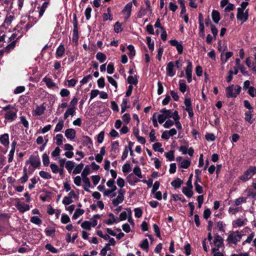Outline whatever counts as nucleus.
<instances>
[{
	"mask_svg": "<svg viewBox=\"0 0 256 256\" xmlns=\"http://www.w3.org/2000/svg\"><path fill=\"white\" fill-rule=\"evenodd\" d=\"M256 174V166H250L244 172V174L239 177V178L242 182H246L250 180Z\"/></svg>",
	"mask_w": 256,
	"mask_h": 256,
	"instance_id": "f257e3e1",
	"label": "nucleus"
},
{
	"mask_svg": "<svg viewBox=\"0 0 256 256\" xmlns=\"http://www.w3.org/2000/svg\"><path fill=\"white\" fill-rule=\"evenodd\" d=\"M242 234L238 231L232 232L230 233L226 240L229 244H234L236 245L237 242L242 239Z\"/></svg>",
	"mask_w": 256,
	"mask_h": 256,
	"instance_id": "f03ea898",
	"label": "nucleus"
},
{
	"mask_svg": "<svg viewBox=\"0 0 256 256\" xmlns=\"http://www.w3.org/2000/svg\"><path fill=\"white\" fill-rule=\"evenodd\" d=\"M125 192L126 190L123 188H120L118 190V196L116 198L113 199V206H116L123 202Z\"/></svg>",
	"mask_w": 256,
	"mask_h": 256,
	"instance_id": "7ed1b4c3",
	"label": "nucleus"
},
{
	"mask_svg": "<svg viewBox=\"0 0 256 256\" xmlns=\"http://www.w3.org/2000/svg\"><path fill=\"white\" fill-rule=\"evenodd\" d=\"M192 64L190 61L188 62V65L186 68V74L188 82L190 83L192 81Z\"/></svg>",
	"mask_w": 256,
	"mask_h": 256,
	"instance_id": "20e7f679",
	"label": "nucleus"
},
{
	"mask_svg": "<svg viewBox=\"0 0 256 256\" xmlns=\"http://www.w3.org/2000/svg\"><path fill=\"white\" fill-rule=\"evenodd\" d=\"M169 43L171 46L176 48L179 54H181L182 53L184 47L182 44V42H179L176 40H171L169 41Z\"/></svg>",
	"mask_w": 256,
	"mask_h": 256,
	"instance_id": "39448f33",
	"label": "nucleus"
},
{
	"mask_svg": "<svg viewBox=\"0 0 256 256\" xmlns=\"http://www.w3.org/2000/svg\"><path fill=\"white\" fill-rule=\"evenodd\" d=\"M179 151L182 152L183 154H188L190 156H192L194 154V149L192 147L188 148V146H181L180 147Z\"/></svg>",
	"mask_w": 256,
	"mask_h": 256,
	"instance_id": "423d86ee",
	"label": "nucleus"
},
{
	"mask_svg": "<svg viewBox=\"0 0 256 256\" xmlns=\"http://www.w3.org/2000/svg\"><path fill=\"white\" fill-rule=\"evenodd\" d=\"M174 62H169L166 68V74L170 77L174 76L176 74V71L174 70Z\"/></svg>",
	"mask_w": 256,
	"mask_h": 256,
	"instance_id": "0eeeda50",
	"label": "nucleus"
},
{
	"mask_svg": "<svg viewBox=\"0 0 256 256\" xmlns=\"http://www.w3.org/2000/svg\"><path fill=\"white\" fill-rule=\"evenodd\" d=\"M30 162L34 168H38L40 164L38 156H31L30 158Z\"/></svg>",
	"mask_w": 256,
	"mask_h": 256,
	"instance_id": "6e6552de",
	"label": "nucleus"
},
{
	"mask_svg": "<svg viewBox=\"0 0 256 256\" xmlns=\"http://www.w3.org/2000/svg\"><path fill=\"white\" fill-rule=\"evenodd\" d=\"M214 243L217 248H220L224 244L223 239L219 234H216L214 236Z\"/></svg>",
	"mask_w": 256,
	"mask_h": 256,
	"instance_id": "1a4fd4ad",
	"label": "nucleus"
},
{
	"mask_svg": "<svg viewBox=\"0 0 256 256\" xmlns=\"http://www.w3.org/2000/svg\"><path fill=\"white\" fill-rule=\"evenodd\" d=\"M179 90L183 94L187 90H189L188 86L186 85L184 80H179Z\"/></svg>",
	"mask_w": 256,
	"mask_h": 256,
	"instance_id": "9d476101",
	"label": "nucleus"
},
{
	"mask_svg": "<svg viewBox=\"0 0 256 256\" xmlns=\"http://www.w3.org/2000/svg\"><path fill=\"white\" fill-rule=\"evenodd\" d=\"M234 90V84L228 86L226 89V96L227 98H236V95L234 92H233Z\"/></svg>",
	"mask_w": 256,
	"mask_h": 256,
	"instance_id": "9b49d317",
	"label": "nucleus"
},
{
	"mask_svg": "<svg viewBox=\"0 0 256 256\" xmlns=\"http://www.w3.org/2000/svg\"><path fill=\"white\" fill-rule=\"evenodd\" d=\"M127 218V214L126 212H122L120 215V218H118L116 216H115L113 215V224L118 223L120 220H124L126 219Z\"/></svg>",
	"mask_w": 256,
	"mask_h": 256,
	"instance_id": "f8f14e48",
	"label": "nucleus"
},
{
	"mask_svg": "<svg viewBox=\"0 0 256 256\" xmlns=\"http://www.w3.org/2000/svg\"><path fill=\"white\" fill-rule=\"evenodd\" d=\"M65 136L68 139L73 140L76 136V132L72 128L66 129L65 131Z\"/></svg>",
	"mask_w": 256,
	"mask_h": 256,
	"instance_id": "ddd939ff",
	"label": "nucleus"
},
{
	"mask_svg": "<svg viewBox=\"0 0 256 256\" xmlns=\"http://www.w3.org/2000/svg\"><path fill=\"white\" fill-rule=\"evenodd\" d=\"M45 110L46 107L44 106V104H42L40 106H38L34 111V115L36 116H40L44 112Z\"/></svg>",
	"mask_w": 256,
	"mask_h": 256,
	"instance_id": "4468645a",
	"label": "nucleus"
},
{
	"mask_svg": "<svg viewBox=\"0 0 256 256\" xmlns=\"http://www.w3.org/2000/svg\"><path fill=\"white\" fill-rule=\"evenodd\" d=\"M212 16L213 21L216 24H218L220 19V16L219 12L216 10H213L212 13Z\"/></svg>",
	"mask_w": 256,
	"mask_h": 256,
	"instance_id": "2eb2a0df",
	"label": "nucleus"
},
{
	"mask_svg": "<svg viewBox=\"0 0 256 256\" xmlns=\"http://www.w3.org/2000/svg\"><path fill=\"white\" fill-rule=\"evenodd\" d=\"M48 4H49V2H46L43 3L42 6L38 8V9L39 10V11H38V14H39L38 18H41L43 16L46 10L48 7Z\"/></svg>",
	"mask_w": 256,
	"mask_h": 256,
	"instance_id": "dca6fc26",
	"label": "nucleus"
},
{
	"mask_svg": "<svg viewBox=\"0 0 256 256\" xmlns=\"http://www.w3.org/2000/svg\"><path fill=\"white\" fill-rule=\"evenodd\" d=\"M0 142L4 146L9 144V136L7 134H5L1 136L0 137Z\"/></svg>",
	"mask_w": 256,
	"mask_h": 256,
	"instance_id": "f3484780",
	"label": "nucleus"
},
{
	"mask_svg": "<svg viewBox=\"0 0 256 256\" xmlns=\"http://www.w3.org/2000/svg\"><path fill=\"white\" fill-rule=\"evenodd\" d=\"M16 207L18 208V210L22 212H26L30 210V206L28 204H21L18 203L16 204Z\"/></svg>",
	"mask_w": 256,
	"mask_h": 256,
	"instance_id": "a211bd4d",
	"label": "nucleus"
},
{
	"mask_svg": "<svg viewBox=\"0 0 256 256\" xmlns=\"http://www.w3.org/2000/svg\"><path fill=\"white\" fill-rule=\"evenodd\" d=\"M252 112H253V111H252V110H248V111L246 112L244 114V115H245L244 120H245L246 122H248L250 124H252L254 122V120L252 119Z\"/></svg>",
	"mask_w": 256,
	"mask_h": 256,
	"instance_id": "6ab92c4d",
	"label": "nucleus"
},
{
	"mask_svg": "<svg viewBox=\"0 0 256 256\" xmlns=\"http://www.w3.org/2000/svg\"><path fill=\"white\" fill-rule=\"evenodd\" d=\"M192 188H189L186 187H183L182 190V193L186 196L188 198H190L192 197L194 192Z\"/></svg>",
	"mask_w": 256,
	"mask_h": 256,
	"instance_id": "aec40b11",
	"label": "nucleus"
},
{
	"mask_svg": "<svg viewBox=\"0 0 256 256\" xmlns=\"http://www.w3.org/2000/svg\"><path fill=\"white\" fill-rule=\"evenodd\" d=\"M65 52V48L63 45L61 44L58 46L56 49V56L58 58H61L64 54Z\"/></svg>",
	"mask_w": 256,
	"mask_h": 256,
	"instance_id": "412c9836",
	"label": "nucleus"
},
{
	"mask_svg": "<svg viewBox=\"0 0 256 256\" xmlns=\"http://www.w3.org/2000/svg\"><path fill=\"white\" fill-rule=\"evenodd\" d=\"M16 117V113L13 110L7 112L5 114V118L8 120L12 121Z\"/></svg>",
	"mask_w": 256,
	"mask_h": 256,
	"instance_id": "4be33fe9",
	"label": "nucleus"
},
{
	"mask_svg": "<svg viewBox=\"0 0 256 256\" xmlns=\"http://www.w3.org/2000/svg\"><path fill=\"white\" fill-rule=\"evenodd\" d=\"M182 184L183 180L180 178H176L171 182V185L174 187V188H179Z\"/></svg>",
	"mask_w": 256,
	"mask_h": 256,
	"instance_id": "5701e85b",
	"label": "nucleus"
},
{
	"mask_svg": "<svg viewBox=\"0 0 256 256\" xmlns=\"http://www.w3.org/2000/svg\"><path fill=\"white\" fill-rule=\"evenodd\" d=\"M127 82L130 85L134 84L136 86L138 84L137 76L136 75L134 76H128V77Z\"/></svg>",
	"mask_w": 256,
	"mask_h": 256,
	"instance_id": "b1692460",
	"label": "nucleus"
},
{
	"mask_svg": "<svg viewBox=\"0 0 256 256\" xmlns=\"http://www.w3.org/2000/svg\"><path fill=\"white\" fill-rule=\"evenodd\" d=\"M122 24V23L119 22H116L114 26V31L117 34L122 32L123 30Z\"/></svg>",
	"mask_w": 256,
	"mask_h": 256,
	"instance_id": "393cba45",
	"label": "nucleus"
},
{
	"mask_svg": "<svg viewBox=\"0 0 256 256\" xmlns=\"http://www.w3.org/2000/svg\"><path fill=\"white\" fill-rule=\"evenodd\" d=\"M75 107H72L68 108L64 114V118L66 119L69 116H73L75 113Z\"/></svg>",
	"mask_w": 256,
	"mask_h": 256,
	"instance_id": "a878e982",
	"label": "nucleus"
},
{
	"mask_svg": "<svg viewBox=\"0 0 256 256\" xmlns=\"http://www.w3.org/2000/svg\"><path fill=\"white\" fill-rule=\"evenodd\" d=\"M82 180L84 184V188L85 190L87 192H90L88 188L90 186V181L88 177H82Z\"/></svg>",
	"mask_w": 256,
	"mask_h": 256,
	"instance_id": "bb28decb",
	"label": "nucleus"
},
{
	"mask_svg": "<svg viewBox=\"0 0 256 256\" xmlns=\"http://www.w3.org/2000/svg\"><path fill=\"white\" fill-rule=\"evenodd\" d=\"M73 34H72V40L77 42L78 38V26H74V29H73Z\"/></svg>",
	"mask_w": 256,
	"mask_h": 256,
	"instance_id": "cd10ccee",
	"label": "nucleus"
},
{
	"mask_svg": "<svg viewBox=\"0 0 256 256\" xmlns=\"http://www.w3.org/2000/svg\"><path fill=\"white\" fill-rule=\"evenodd\" d=\"M160 112L162 113L166 118H170L172 116V112L170 110H166L164 108L160 110Z\"/></svg>",
	"mask_w": 256,
	"mask_h": 256,
	"instance_id": "c85d7f7f",
	"label": "nucleus"
},
{
	"mask_svg": "<svg viewBox=\"0 0 256 256\" xmlns=\"http://www.w3.org/2000/svg\"><path fill=\"white\" fill-rule=\"evenodd\" d=\"M42 81L44 82L46 85L50 88H52L56 86L55 83H54L52 80L49 78L44 77L43 78Z\"/></svg>",
	"mask_w": 256,
	"mask_h": 256,
	"instance_id": "c756f323",
	"label": "nucleus"
},
{
	"mask_svg": "<svg viewBox=\"0 0 256 256\" xmlns=\"http://www.w3.org/2000/svg\"><path fill=\"white\" fill-rule=\"evenodd\" d=\"M96 58L101 63L104 62L106 60V54L101 52H98L96 56Z\"/></svg>",
	"mask_w": 256,
	"mask_h": 256,
	"instance_id": "7c9ffc66",
	"label": "nucleus"
},
{
	"mask_svg": "<svg viewBox=\"0 0 256 256\" xmlns=\"http://www.w3.org/2000/svg\"><path fill=\"white\" fill-rule=\"evenodd\" d=\"M146 44L148 46V48L150 50L153 51L154 50V41L152 40L151 38L148 36H146Z\"/></svg>",
	"mask_w": 256,
	"mask_h": 256,
	"instance_id": "2f4dec72",
	"label": "nucleus"
},
{
	"mask_svg": "<svg viewBox=\"0 0 256 256\" xmlns=\"http://www.w3.org/2000/svg\"><path fill=\"white\" fill-rule=\"evenodd\" d=\"M132 8V2H130L128 3L124 6V8L122 10V13L125 14L126 13H128L130 12V14H131Z\"/></svg>",
	"mask_w": 256,
	"mask_h": 256,
	"instance_id": "473e14b6",
	"label": "nucleus"
},
{
	"mask_svg": "<svg viewBox=\"0 0 256 256\" xmlns=\"http://www.w3.org/2000/svg\"><path fill=\"white\" fill-rule=\"evenodd\" d=\"M248 18V10H246V12H243V14L240 15V18H237L238 20L241 21V24H243L246 22Z\"/></svg>",
	"mask_w": 256,
	"mask_h": 256,
	"instance_id": "72a5a7b5",
	"label": "nucleus"
},
{
	"mask_svg": "<svg viewBox=\"0 0 256 256\" xmlns=\"http://www.w3.org/2000/svg\"><path fill=\"white\" fill-rule=\"evenodd\" d=\"M162 146V144L160 142H156L152 145V148L154 151H158L160 152H164L163 148H161L160 147Z\"/></svg>",
	"mask_w": 256,
	"mask_h": 256,
	"instance_id": "f704fd0d",
	"label": "nucleus"
},
{
	"mask_svg": "<svg viewBox=\"0 0 256 256\" xmlns=\"http://www.w3.org/2000/svg\"><path fill=\"white\" fill-rule=\"evenodd\" d=\"M74 167V162L72 161H67L66 163V168L70 173Z\"/></svg>",
	"mask_w": 256,
	"mask_h": 256,
	"instance_id": "c9c22d12",
	"label": "nucleus"
},
{
	"mask_svg": "<svg viewBox=\"0 0 256 256\" xmlns=\"http://www.w3.org/2000/svg\"><path fill=\"white\" fill-rule=\"evenodd\" d=\"M191 160H182L180 164V166L183 168H188L190 165Z\"/></svg>",
	"mask_w": 256,
	"mask_h": 256,
	"instance_id": "e433bc0d",
	"label": "nucleus"
},
{
	"mask_svg": "<svg viewBox=\"0 0 256 256\" xmlns=\"http://www.w3.org/2000/svg\"><path fill=\"white\" fill-rule=\"evenodd\" d=\"M134 174L138 176V178H142V174L141 170L140 167L138 166H136L133 169Z\"/></svg>",
	"mask_w": 256,
	"mask_h": 256,
	"instance_id": "4c0bfd02",
	"label": "nucleus"
},
{
	"mask_svg": "<svg viewBox=\"0 0 256 256\" xmlns=\"http://www.w3.org/2000/svg\"><path fill=\"white\" fill-rule=\"evenodd\" d=\"M128 100L126 98H124L122 100V103L120 105L121 106V112L122 113H124L125 111L126 108H128L130 107L129 106H128Z\"/></svg>",
	"mask_w": 256,
	"mask_h": 256,
	"instance_id": "58836bf2",
	"label": "nucleus"
},
{
	"mask_svg": "<svg viewBox=\"0 0 256 256\" xmlns=\"http://www.w3.org/2000/svg\"><path fill=\"white\" fill-rule=\"evenodd\" d=\"M84 213V210L82 209H76L72 216V218L74 220L77 219L80 216Z\"/></svg>",
	"mask_w": 256,
	"mask_h": 256,
	"instance_id": "ea45409f",
	"label": "nucleus"
},
{
	"mask_svg": "<svg viewBox=\"0 0 256 256\" xmlns=\"http://www.w3.org/2000/svg\"><path fill=\"white\" fill-rule=\"evenodd\" d=\"M174 150H170L168 152L165 154L166 158H168L170 161H173L174 160Z\"/></svg>",
	"mask_w": 256,
	"mask_h": 256,
	"instance_id": "a19ab883",
	"label": "nucleus"
},
{
	"mask_svg": "<svg viewBox=\"0 0 256 256\" xmlns=\"http://www.w3.org/2000/svg\"><path fill=\"white\" fill-rule=\"evenodd\" d=\"M128 49L130 51V53L128 54V56H129L130 58H132L136 54V51H135V50H134V46L130 44V45H128Z\"/></svg>",
	"mask_w": 256,
	"mask_h": 256,
	"instance_id": "79ce46f5",
	"label": "nucleus"
},
{
	"mask_svg": "<svg viewBox=\"0 0 256 256\" xmlns=\"http://www.w3.org/2000/svg\"><path fill=\"white\" fill-rule=\"evenodd\" d=\"M63 136L62 134H58L56 136V144L58 146H60L63 142Z\"/></svg>",
	"mask_w": 256,
	"mask_h": 256,
	"instance_id": "37998d69",
	"label": "nucleus"
},
{
	"mask_svg": "<svg viewBox=\"0 0 256 256\" xmlns=\"http://www.w3.org/2000/svg\"><path fill=\"white\" fill-rule=\"evenodd\" d=\"M210 28H211V32L213 34L214 38V40H216V36L218 35V30L217 28L216 27V26L213 24H210Z\"/></svg>",
	"mask_w": 256,
	"mask_h": 256,
	"instance_id": "c03bdc74",
	"label": "nucleus"
},
{
	"mask_svg": "<svg viewBox=\"0 0 256 256\" xmlns=\"http://www.w3.org/2000/svg\"><path fill=\"white\" fill-rule=\"evenodd\" d=\"M45 248L46 250H48L50 252L54 254H56L58 252V250L56 249L51 244H47L45 246Z\"/></svg>",
	"mask_w": 256,
	"mask_h": 256,
	"instance_id": "a18cd8bd",
	"label": "nucleus"
},
{
	"mask_svg": "<svg viewBox=\"0 0 256 256\" xmlns=\"http://www.w3.org/2000/svg\"><path fill=\"white\" fill-rule=\"evenodd\" d=\"M178 3L180 4V7L181 8L180 14H184L186 12V8L184 4V0H178Z\"/></svg>",
	"mask_w": 256,
	"mask_h": 256,
	"instance_id": "49530a36",
	"label": "nucleus"
},
{
	"mask_svg": "<svg viewBox=\"0 0 256 256\" xmlns=\"http://www.w3.org/2000/svg\"><path fill=\"white\" fill-rule=\"evenodd\" d=\"M140 246L143 250H148L149 246L148 239L146 238L140 244Z\"/></svg>",
	"mask_w": 256,
	"mask_h": 256,
	"instance_id": "de8ad7c7",
	"label": "nucleus"
},
{
	"mask_svg": "<svg viewBox=\"0 0 256 256\" xmlns=\"http://www.w3.org/2000/svg\"><path fill=\"white\" fill-rule=\"evenodd\" d=\"M63 127L64 121L62 120H60L56 125V128H54V132H60L62 129Z\"/></svg>",
	"mask_w": 256,
	"mask_h": 256,
	"instance_id": "09e8293b",
	"label": "nucleus"
},
{
	"mask_svg": "<svg viewBox=\"0 0 256 256\" xmlns=\"http://www.w3.org/2000/svg\"><path fill=\"white\" fill-rule=\"evenodd\" d=\"M16 41H13L10 44H8L4 48L5 52L8 53L11 50H13L16 46Z\"/></svg>",
	"mask_w": 256,
	"mask_h": 256,
	"instance_id": "8fccbe9b",
	"label": "nucleus"
},
{
	"mask_svg": "<svg viewBox=\"0 0 256 256\" xmlns=\"http://www.w3.org/2000/svg\"><path fill=\"white\" fill-rule=\"evenodd\" d=\"M107 13H104L103 15V20L104 21L107 20H111V8L108 7L107 10Z\"/></svg>",
	"mask_w": 256,
	"mask_h": 256,
	"instance_id": "3c124183",
	"label": "nucleus"
},
{
	"mask_svg": "<svg viewBox=\"0 0 256 256\" xmlns=\"http://www.w3.org/2000/svg\"><path fill=\"white\" fill-rule=\"evenodd\" d=\"M42 162L46 166H48L50 164L49 157L46 154H44L42 155Z\"/></svg>",
	"mask_w": 256,
	"mask_h": 256,
	"instance_id": "603ef678",
	"label": "nucleus"
},
{
	"mask_svg": "<svg viewBox=\"0 0 256 256\" xmlns=\"http://www.w3.org/2000/svg\"><path fill=\"white\" fill-rule=\"evenodd\" d=\"M14 19V14H8L6 16V18L4 20V23L7 25H10L12 21Z\"/></svg>",
	"mask_w": 256,
	"mask_h": 256,
	"instance_id": "864d4df0",
	"label": "nucleus"
},
{
	"mask_svg": "<svg viewBox=\"0 0 256 256\" xmlns=\"http://www.w3.org/2000/svg\"><path fill=\"white\" fill-rule=\"evenodd\" d=\"M147 11H148V10H147V9L144 8L142 7L140 8V10H139V12L138 13V15H137L138 18H142V16H145L146 14Z\"/></svg>",
	"mask_w": 256,
	"mask_h": 256,
	"instance_id": "5fc2aeb1",
	"label": "nucleus"
},
{
	"mask_svg": "<svg viewBox=\"0 0 256 256\" xmlns=\"http://www.w3.org/2000/svg\"><path fill=\"white\" fill-rule=\"evenodd\" d=\"M28 180V176L27 174V170L26 168H24V176L20 178V182L23 184L26 182Z\"/></svg>",
	"mask_w": 256,
	"mask_h": 256,
	"instance_id": "6e6d98bb",
	"label": "nucleus"
},
{
	"mask_svg": "<svg viewBox=\"0 0 256 256\" xmlns=\"http://www.w3.org/2000/svg\"><path fill=\"white\" fill-rule=\"evenodd\" d=\"M84 164L82 163L78 164L74 169L73 173L74 174H79L83 168Z\"/></svg>",
	"mask_w": 256,
	"mask_h": 256,
	"instance_id": "4d7b16f0",
	"label": "nucleus"
},
{
	"mask_svg": "<svg viewBox=\"0 0 256 256\" xmlns=\"http://www.w3.org/2000/svg\"><path fill=\"white\" fill-rule=\"evenodd\" d=\"M81 226L83 228L87 230H90L91 227H92L91 224L90 222L89 221H84V222H83L81 224Z\"/></svg>",
	"mask_w": 256,
	"mask_h": 256,
	"instance_id": "13d9d810",
	"label": "nucleus"
},
{
	"mask_svg": "<svg viewBox=\"0 0 256 256\" xmlns=\"http://www.w3.org/2000/svg\"><path fill=\"white\" fill-rule=\"evenodd\" d=\"M122 172L124 173L129 172L131 170L130 165L129 163H126L122 167Z\"/></svg>",
	"mask_w": 256,
	"mask_h": 256,
	"instance_id": "bf43d9fd",
	"label": "nucleus"
},
{
	"mask_svg": "<svg viewBox=\"0 0 256 256\" xmlns=\"http://www.w3.org/2000/svg\"><path fill=\"white\" fill-rule=\"evenodd\" d=\"M194 184L195 186V190L198 194H201L204 192L203 188L197 182H194Z\"/></svg>",
	"mask_w": 256,
	"mask_h": 256,
	"instance_id": "052dcab7",
	"label": "nucleus"
},
{
	"mask_svg": "<svg viewBox=\"0 0 256 256\" xmlns=\"http://www.w3.org/2000/svg\"><path fill=\"white\" fill-rule=\"evenodd\" d=\"M134 216L136 218H140L142 216V211L140 208H138L134 210Z\"/></svg>",
	"mask_w": 256,
	"mask_h": 256,
	"instance_id": "680f3d73",
	"label": "nucleus"
},
{
	"mask_svg": "<svg viewBox=\"0 0 256 256\" xmlns=\"http://www.w3.org/2000/svg\"><path fill=\"white\" fill-rule=\"evenodd\" d=\"M184 252L186 256H189L191 254V246L190 244L187 243L184 246Z\"/></svg>",
	"mask_w": 256,
	"mask_h": 256,
	"instance_id": "e2e57ef3",
	"label": "nucleus"
},
{
	"mask_svg": "<svg viewBox=\"0 0 256 256\" xmlns=\"http://www.w3.org/2000/svg\"><path fill=\"white\" fill-rule=\"evenodd\" d=\"M90 168L89 166H86L82 173V177H87L88 175L90 174Z\"/></svg>",
	"mask_w": 256,
	"mask_h": 256,
	"instance_id": "0e129e2a",
	"label": "nucleus"
},
{
	"mask_svg": "<svg viewBox=\"0 0 256 256\" xmlns=\"http://www.w3.org/2000/svg\"><path fill=\"white\" fill-rule=\"evenodd\" d=\"M247 196L252 198H256V191H254V190H248L247 192Z\"/></svg>",
	"mask_w": 256,
	"mask_h": 256,
	"instance_id": "69168bd1",
	"label": "nucleus"
},
{
	"mask_svg": "<svg viewBox=\"0 0 256 256\" xmlns=\"http://www.w3.org/2000/svg\"><path fill=\"white\" fill-rule=\"evenodd\" d=\"M40 176L45 179H50L52 178L51 175L46 172L40 171L39 173Z\"/></svg>",
	"mask_w": 256,
	"mask_h": 256,
	"instance_id": "338daca9",
	"label": "nucleus"
},
{
	"mask_svg": "<svg viewBox=\"0 0 256 256\" xmlns=\"http://www.w3.org/2000/svg\"><path fill=\"white\" fill-rule=\"evenodd\" d=\"M70 220V218L69 216L66 214H62L61 218V222L63 224H67Z\"/></svg>",
	"mask_w": 256,
	"mask_h": 256,
	"instance_id": "774afa93",
	"label": "nucleus"
}]
</instances>
